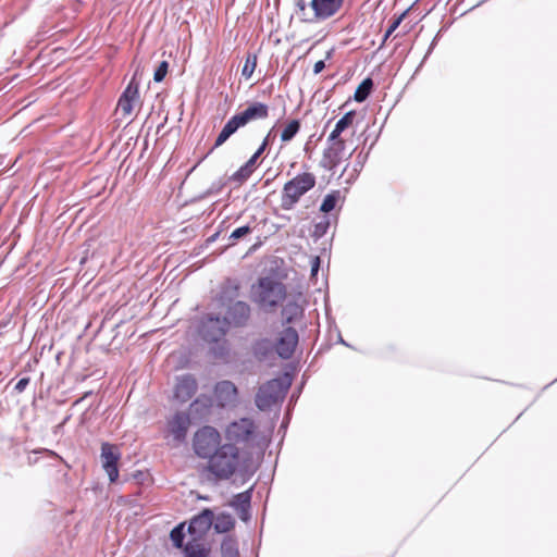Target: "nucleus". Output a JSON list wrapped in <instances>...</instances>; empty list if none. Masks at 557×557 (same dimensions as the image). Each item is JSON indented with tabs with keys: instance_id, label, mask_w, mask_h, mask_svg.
<instances>
[{
	"instance_id": "nucleus-2",
	"label": "nucleus",
	"mask_w": 557,
	"mask_h": 557,
	"mask_svg": "<svg viewBox=\"0 0 557 557\" xmlns=\"http://www.w3.org/2000/svg\"><path fill=\"white\" fill-rule=\"evenodd\" d=\"M269 115V107L262 102H253L248 106L244 111L233 115L224 125L219 136L216 137L214 147L222 146L233 134L240 127L246 126L248 123L257 120H263Z\"/></svg>"
},
{
	"instance_id": "nucleus-32",
	"label": "nucleus",
	"mask_w": 557,
	"mask_h": 557,
	"mask_svg": "<svg viewBox=\"0 0 557 557\" xmlns=\"http://www.w3.org/2000/svg\"><path fill=\"white\" fill-rule=\"evenodd\" d=\"M253 172L246 168V165H242L233 175L232 180L238 183H243L246 181Z\"/></svg>"
},
{
	"instance_id": "nucleus-37",
	"label": "nucleus",
	"mask_w": 557,
	"mask_h": 557,
	"mask_svg": "<svg viewBox=\"0 0 557 557\" xmlns=\"http://www.w3.org/2000/svg\"><path fill=\"white\" fill-rule=\"evenodd\" d=\"M258 159L259 158H257V156L252 154L250 159L245 163L246 168L253 172L257 168Z\"/></svg>"
},
{
	"instance_id": "nucleus-19",
	"label": "nucleus",
	"mask_w": 557,
	"mask_h": 557,
	"mask_svg": "<svg viewBox=\"0 0 557 557\" xmlns=\"http://www.w3.org/2000/svg\"><path fill=\"white\" fill-rule=\"evenodd\" d=\"M283 318L287 323L293 322L302 314V305L297 301L288 300L283 308Z\"/></svg>"
},
{
	"instance_id": "nucleus-22",
	"label": "nucleus",
	"mask_w": 557,
	"mask_h": 557,
	"mask_svg": "<svg viewBox=\"0 0 557 557\" xmlns=\"http://www.w3.org/2000/svg\"><path fill=\"white\" fill-rule=\"evenodd\" d=\"M373 87V82L371 78H366L361 82V84L357 87L354 99L357 102H363L370 95L371 89Z\"/></svg>"
},
{
	"instance_id": "nucleus-42",
	"label": "nucleus",
	"mask_w": 557,
	"mask_h": 557,
	"mask_svg": "<svg viewBox=\"0 0 557 557\" xmlns=\"http://www.w3.org/2000/svg\"><path fill=\"white\" fill-rule=\"evenodd\" d=\"M271 135H272V131L265 136V138L263 139L261 145H264V147H268V145L270 143Z\"/></svg>"
},
{
	"instance_id": "nucleus-36",
	"label": "nucleus",
	"mask_w": 557,
	"mask_h": 557,
	"mask_svg": "<svg viewBox=\"0 0 557 557\" xmlns=\"http://www.w3.org/2000/svg\"><path fill=\"white\" fill-rule=\"evenodd\" d=\"M400 21H401V17H398L397 20H395L391 26L388 27V29L386 30L385 33V36H384V39L386 40L393 33L394 30L398 27V25L400 24Z\"/></svg>"
},
{
	"instance_id": "nucleus-9",
	"label": "nucleus",
	"mask_w": 557,
	"mask_h": 557,
	"mask_svg": "<svg viewBox=\"0 0 557 557\" xmlns=\"http://www.w3.org/2000/svg\"><path fill=\"white\" fill-rule=\"evenodd\" d=\"M100 457L102 468L107 472L110 482H115L119 478L117 461L121 457V453L117 446L111 445L109 443L102 444Z\"/></svg>"
},
{
	"instance_id": "nucleus-20",
	"label": "nucleus",
	"mask_w": 557,
	"mask_h": 557,
	"mask_svg": "<svg viewBox=\"0 0 557 557\" xmlns=\"http://www.w3.org/2000/svg\"><path fill=\"white\" fill-rule=\"evenodd\" d=\"M185 557H209L208 549L199 541H188L184 548Z\"/></svg>"
},
{
	"instance_id": "nucleus-1",
	"label": "nucleus",
	"mask_w": 557,
	"mask_h": 557,
	"mask_svg": "<svg viewBox=\"0 0 557 557\" xmlns=\"http://www.w3.org/2000/svg\"><path fill=\"white\" fill-rule=\"evenodd\" d=\"M208 469L219 480H227L242 472L244 462L238 448L233 444H224L209 459Z\"/></svg>"
},
{
	"instance_id": "nucleus-33",
	"label": "nucleus",
	"mask_w": 557,
	"mask_h": 557,
	"mask_svg": "<svg viewBox=\"0 0 557 557\" xmlns=\"http://www.w3.org/2000/svg\"><path fill=\"white\" fill-rule=\"evenodd\" d=\"M168 69H169V63L166 61H162L159 64V66L157 67V70L154 71V74H153L154 82H157V83L162 82L168 73Z\"/></svg>"
},
{
	"instance_id": "nucleus-26",
	"label": "nucleus",
	"mask_w": 557,
	"mask_h": 557,
	"mask_svg": "<svg viewBox=\"0 0 557 557\" xmlns=\"http://www.w3.org/2000/svg\"><path fill=\"white\" fill-rule=\"evenodd\" d=\"M338 198L339 191H333L331 194H327L322 201L320 210L324 213H329L335 208Z\"/></svg>"
},
{
	"instance_id": "nucleus-12",
	"label": "nucleus",
	"mask_w": 557,
	"mask_h": 557,
	"mask_svg": "<svg viewBox=\"0 0 557 557\" xmlns=\"http://www.w3.org/2000/svg\"><path fill=\"white\" fill-rule=\"evenodd\" d=\"M298 344V334L293 327H286L277 338L276 351L280 357L287 359L292 357Z\"/></svg>"
},
{
	"instance_id": "nucleus-31",
	"label": "nucleus",
	"mask_w": 557,
	"mask_h": 557,
	"mask_svg": "<svg viewBox=\"0 0 557 557\" xmlns=\"http://www.w3.org/2000/svg\"><path fill=\"white\" fill-rule=\"evenodd\" d=\"M355 117V111L347 112L342 119H339L336 123L337 129L344 132L348 126L352 124Z\"/></svg>"
},
{
	"instance_id": "nucleus-18",
	"label": "nucleus",
	"mask_w": 557,
	"mask_h": 557,
	"mask_svg": "<svg viewBox=\"0 0 557 557\" xmlns=\"http://www.w3.org/2000/svg\"><path fill=\"white\" fill-rule=\"evenodd\" d=\"M249 307L243 301H237L228 308L227 317L225 318L228 325H243L249 318Z\"/></svg>"
},
{
	"instance_id": "nucleus-35",
	"label": "nucleus",
	"mask_w": 557,
	"mask_h": 557,
	"mask_svg": "<svg viewBox=\"0 0 557 557\" xmlns=\"http://www.w3.org/2000/svg\"><path fill=\"white\" fill-rule=\"evenodd\" d=\"M342 133L343 132L341 129H337V127L335 126L334 129L331 132V134L327 137V144L336 143V141H344L343 139L339 138Z\"/></svg>"
},
{
	"instance_id": "nucleus-14",
	"label": "nucleus",
	"mask_w": 557,
	"mask_h": 557,
	"mask_svg": "<svg viewBox=\"0 0 557 557\" xmlns=\"http://www.w3.org/2000/svg\"><path fill=\"white\" fill-rule=\"evenodd\" d=\"M214 398L219 406H233L237 401V388L231 381H222L215 385Z\"/></svg>"
},
{
	"instance_id": "nucleus-21",
	"label": "nucleus",
	"mask_w": 557,
	"mask_h": 557,
	"mask_svg": "<svg viewBox=\"0 0 557 557\" xmlns=\"http://www.w3.org/2000/svg\"><path fill=\"white\" fill-rule=\"evenodd\" d=\"M214 529L219 533H224L230 531L234 527V519L228 513H220L215 518L213 517Z\"/></svg>"
},
{
	"instance_id": "nucleus-24",
	"label": "nucleus",
	"mask_w": 557,
	"mask_h": 557,
	"mask_svg": "<svg viewBox=\"0 0 557 557\" xmlns=\"http://www.w3.org/2000/svg\"><path fill=\"white\" fill-rule=\"evenodd\" d=\"M300 129L298 120H292L282 131L281 139L284 143L290 141Z\"/></svg>"
},
{
	"instance_id": "nucleus-16",
	"label": "nucleus",
	"mask_w": 557,
	"mask_h": 557,
	"mask_svg": "<svg viewBox=\"0 0 557 557\" xmlns=\"http://www.w3.org/2000/svg\"><path fill=\"white\" fill-rule=\"evenodd\" d=\"M197 391V382L191 375H183L177 379L174 397L181 403L189 400Z\"/></svg>"
},
{
	"instance_id": "nucleus-5",
	"label": "nucleus",
	"mask_w": 557,
	"mask_h": 557,
	"mask_svg": "<svg viewBox=\"0 0 557 557\" xmlns=\"http://www.w3.org/2000/svg\"><path fill=\"white\" fill-rule=\"evenodd\" d=\"M289 385L290 380L288 376L273 379L261 385L256 396L257 407L260 410H267L278 404L283 400Z\"/></svg>"
},
{
	"instance_id": "nucleus-10",
	"label": "nucleus",
	"mask_w": 557,
	"mask_h": 557,
	"mask_svg": "<svg viewBox=\"0 0 557 557\" xmlns=\"http://www.w3.org/2000/svg\"><path fill=\"white\" fill-rule=\"evenodd\" d=\"M344 0H311L313 11L311 21H324L334 16L343 7Z\"/></svg>"
},
{
	"instance_id": "nucleus-34",
	"label": "nucleus",
	"mask_w": 557,
	"mask_h": 557,
	"mask_svg": "<svg viewBox=\"0 0 557 557\" xmlns=\"http://www.w3.org/2000/svg\"><path fill=\"white\" fill-rule=\"evenodd\" d=\"M310 274H311V277H315L318 275V272H319V268H320V258L319 257H311L310 258Z\"/></svg>"
},
{
	"instance_id": "nucleus-4",
	"label": "nucleus",
	"mask_w": 557,
	"mask_h": 557,
	"mask_svg": "<svg viewBox=\"0 0 557 557\" xmlns=\"http://www.w3.org/2000/svg\"><path fill=\"white\" fill-rule=\"evenodd\" d=\"M315 185V176L312 173H301L285 183L282 190V208L290 210L299 199Z\"/></svg>"
},
{
	"instance_id": "nucleus-6",
	"label": "nucleus",
	"mask_w": 557,
	"mask_h": 557,
	"mask_svg": "<svg viewBox=\"0 0 557 557\" xmlns=\"http://www.w3.org/2000/svg\"><path fill=\"white\" fill-rule=\"evenodd\" d=\"M251 293L255 301L268 310L284 297V286L281 281H258L252 285Z\"/></svg>"
},
{
	"instance_id": "nucleus-7",
	"label": "nucleus",
	"mask_w": 557,
	"mask_h": 557,
	"mask_svg": "<svg viewBox=\"0 0 557 557\" xmlns=\"http://www.w3.org/2000/svg\"><path fill=\"white\" fill-rule=\"evenodd\" d=\"M220 433L212 426H203L194 436L195 453L201 458H211L220 447Z\"/></svg>"
},
{
	"instance_id": "nucleus-23",
	"label": "nucleus",
	"mask_w": 557,
	"mask_h": 557,
	"mask_svg": "<svg viewBox=\"0 0 557 557\" xmlns=\"http://www.w3.org/2000/svg\"><path fill=\"white\" fill-rule=\"evenodd\" d=\"M330 225H331V221H330L329 216L323 215V216L319 218V220L314 223L312 236L315 239L323 237L327 233Z\"/></svg>"
},
{
	"instance_id": "nucleus-13",
	"label": "nucleus",
	"mask_w": 557,
	"mask_h": 557,
	"mask_svg": "<svg viewBox=\"0 0 557 557\" xmlns=\"http://www.w3.org/2000/svg\"><path fill=\"white\" fill-rule=\"evenodd\" d=\"M345 152V141L327 144L323 152L321 165L326 170H334L343 160Z\"/></svg>"
},
{
	"instance_id": "nucleus-25",
	"label": "nucleus",
	"mask_w": 557,
	"mask_h": 557,
	"mask_svg": "<svg viewBox=\"0 0 557 557\" xmlns=\"http://www.w3.org/2000/svg\"><path fill=\"white\" fill-rule=\"evenodd\" d=\"M221 553L223 557H238L237 543L231 537L224 539L221 544Z\"/></svg>"
},
{
	"instance_id": "nucleus-8",
	"label": "nucleus",
	"mask_w": 557,
	"mask_h": 557,
	"mask_svg": "<svg viewBox=\"0 0 557 557\" xmlns=\"http://www.w3.org/2000/svg\"><path fill=\"white\" fill-rule=\"evenodd\" d=\"M228 327L226 319L221 320L220 318L208 315L202 322L199 333L207 342H219L225 336Z\"/></svg>"
},
{
	"instance_id": "nucleus-30",
	"label": "nucleus",
	"mask_w": 557,
	"mask_h": 557,
	"mask_svg": "<svg viewBox=\"0 0 557 557\" xmlns=\"http://www.w3.org/2000/svg\"><path fill=\"white\" fill-rule=\"evenodd\" d=\"M251 233V228L250 226L248 225H245V226H240L236 230H234L230 236H228V240H230V246H233L236 244L237 240L246 237L248 234Z\"/></svg>"
},
{
	"instance_id": "nucleus-15",
	"label": "nucleus",
	"mask_w": 557,
	"mask_h": 557,
	"mask_svg": "<svg viewBox=\"0 0 557 557\" xmlns=\"http://www.w3.org/2000/svg\"><path fill=\"white\" fill-rule=\"evenodd\" d=\"M138 83L133 78L117 102V110L122 112L124 116L129 115L133 112L134 103L138 101Z\"/></svg>"
},
{
	"instance_id": "nucleus-40",
	"label": "nucleus",
	"mask_w": 557,
	"mask_h": 557,
	"mask_svg": "<svg viewBox=\"0 0 557 557\" xmlns=\"http://www.w3.org/2000/svg\"><path fill=\"white\" fill-rule=\"evenodd\" d=\"M265 148L267 147H264V145H260V147L257 149V151L253 153V156H257V158H259L263 153Z\"/></svg>"
},
{
	"instance_id": "nucleus-17",
	"label": "nucleus",
	"mask_w": 557,
	"mask_h": 557,
	"mask_svg": "<svg viewBox=\"0 0 557 557\" xmlns=\"http://www.w3.org/2000/svg\"><path fill=\"white\" fill-rule=\"evenodd\" d=\"M190 420L186 413H176L168 423V431L177 442L186 437Z\"/></svg>"
},
{
	"instance_id": "nucleus-38",
	"label": "nucleus",
	"mask_w": 557,
	"mask_h": 557,
	"mask_svg": "<svg viewBox=\"0 0 557 557\" xmlns=\"http://www.w3.org/2000/svg\"><path fill=\"white\" fill-rule=\"evenodd\" d=\"M28 383H29V379H27V377H23V379H21V380L16 383V385H15V389H16V391H18V392H23V391L26 388V386L28 385Z\"/></svg>"
},
{
	"instance_id": "nucleus-11",
	"label": "nucleus",
	"mask_w": 557,
	"mask_h": 557,
	"mask_svg": "<svg viewBox=\"0 0 557 557\" xmlns=\"http://www.w3.org/2000/svg\"><path fill=\"white\" fill-rule=\"evenodd\" d=\"M213 524V513L209 509H205L200 515L195 517L189 525L188 533L190 535V541H199L206 534V532Z\"/></svg>"
},
{
	"instance_id": "nucleus-27",
	"label": "nucleus",
	"mask_w": 557,
	"mask_h": 557,
	"mask_svg": "<svg viewBox=\"0 0 557 557\" xmlns=\"http://www.w3.org/2000/svg\"><path fill=\"white\" fill-rule=\"evenodd\" d=\"M170 537H171V541L173 542L174 546H176L178 548L183 547V542H184V537H185V525L180 524L176 528H174L171 531Z\"/></svg>"
},
{
	"instance_id": "nucleus-3",
	"label": "nucleus",
	"mask_w": 557,
	"mask_h": 557,
	"mask_svg": "<svg viewBox=\"0 0 557 557\" xmlns=\"http://www.w3.org/2000/svg\"><path fill=\"white\" fill-rule=\"evenodd\" d=\"M225 437L233 445L255 446L265 441V436L260 434L255 422L249 418H242L230 423L225 430Z\"/></svg>"
},
{
	"instance_id": "nucleus-28",
	"label": "nucleus",
	"mask_w": 557,
	"mask_h": 557,
	"mask_svg": "<svg viewBox=\"0 0 557 557\" xmlns=\"http://www.w3.org/2000/svg\"><path fill=\"white\" fill-rule=\"evenodd\" d=\"M257 66V55L256 54H248L245 61V64L242 70V75L245 78H250L255 69Z\"/></svg>"
},
{
	"instance_id": "nucleus-41",
	"label": "nucleus",
	"mask_w": 557,
	"mask_h": 557,
	"mask_svg": "<svg viewBox=\"0 0 557 557\" xmlns=\"http://www.w3.org/2000/svg\"><path fill=\"white\" fill-rule=\"evenodd\" d=\"M297 7L299 8V10H300L301 12H305V11H306V3H305V1H304V0H298V2H297Z\"/></svg>"
},
{
	"instance_id": "nucleus-29",
	"label": "nucleus",
	"mask_w": 557,
	"mask_h": 557,
	"mask_svg": "<svg viewBox=\"0 0 557 557\" xmlns=\"http://www.w3.org/2000/svg\"><path fill=\"white\" fill-rule=\"evenodd\" d=\"M250 503V493L244 492L235 496L233 500V506H235L237 509H240L243 513L247 510Z\"/></svg>"
},
{
	"instance_id": "nucleus-39",
	"label": "nucleus",
	"mask_w": 557,
	"mask_h": 557,
	"mask_svg": "<svg viewBox=\"0 0 557 557\" xmlns=\"http://www.w3.org/2000/svg\"><path fill=\"white\" fill-rule=\"evenodd\" d=\"M324 67H325L324 61L320 60V61L315 62V64L313 66V73L319 74L320 72L323 71Z\"/></svg>"
}]
</instances>
